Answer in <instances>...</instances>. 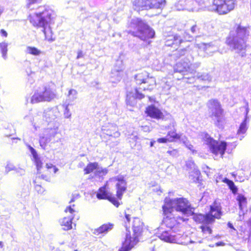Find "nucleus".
Instances as JSON below:
<instances>
[{
  "label": "nucleus",
  "instance_id": "dca6fc26",
  "mask_svg": "<svg viewBox=\"0 0 251 251\" xmlns=\"http://www.w3.org/2000/svg\"><path fill=\"white\" fill-rule=\"evenodd\" d=\"M110 181H118L116 184L117 196L119 199L121 200L124 193L126 189V182L125 179V176L119 175L110 178Z\"/></svg>",
  "mask_w": 251,
  "mask_h": 251
},
{
  "label": "nucleus",
  "instance_id": "473e14b6",
  "mask_svg": "<svg viewBox=\"0 0 251 251\" xmlns=\"http://www.w3.org/2000/svg\"><path fill=\"white\" fill-rule=\"evenodd\" d=\"M174 9L177 11L186 10L185 0H177L174 4Z\"/></svg>",
  "mask_w": 251,
  "mask_h": 251
},
{
  "label": "nucleus",
  "instance_id": "6e6552de",
  "mask_svg": "<svg viewBox=\"0 0 251 251\" xmlns=\"http://www.w3.org/2000/svg\"><path fill=\"white\" fill-rule=\"evenodd\" d=\"M207 106L210 114V116L214 125L219 128H223L225 119L223 114L224 111L220 102L216 100H209L207 103Z\"/></svg>",
  "mask_w": 251,
  "mask_h": 251
},
{
  "label": "nucleus",
  "instance_id": "a211bd4d",
  "mask_svg": "<svg viewBox=\"0 0 251 251\" xmlns=\"http://www.w3.org/2000/svg\"><path fill=\"white\" fill-rule=\"evenodd\" d=\"M69 211L71 214L68 217L63 218L60 221V225L64 230H68L72 228V220L74 218L73 214L75 212V210L73 209L71 206L67 207L65 209V212Z\"/></svg>",
  "mask_w": 251,
  "mask_h": 251
},
{
  "label": "nucleus",
  "instance_id": "9b49d317",
  "mask_svg": "<svg viewBox=\"0 0 251 251\" xmlns=\"http://www.w3.org/2000/svg\"><path fill=\"white\" fill-rule=\"evenodd\" d=\"M175 54L177 58H180L185 55H186V56L181 59L180 61L176 64L174 68V72L182 73L183 75H185L183 74L184 73H189V65L193 57L189 54L188 49L186 48L180 49Z\"/></svg>",
  "mask_w": 251,
  "mask_h": 251
},
{
  "label": "nucleus",
  "instance_id": "338daca9",
  "mask_svg": "<svg viewBox=\"0 0 251 251\" xmlns=\"http://www.w3.org/2000/svg\"><path fill=\"white\" fill-rule=\"evenodd\" d=\"M125 218L127 222H129L130 221V215L129 214H125Z\"/></svg>",
  "mask_w": 251,
  "mask_h": 251
},
{
  "label": "nucleus",
  "instance_id": "9d476101",
  "mask_svg": "<svg viewBox=\"0 0 251 251\" xmlns=\"http://www.w3.org/2000/svg\"><path fill=\"white\" fill-rule=\"evenodd\" d=\"M56 97V94L50 87L43 85L39 87L31 98L30 102L32 104L41 102H50Z\"/></svg>",
  "mask_w": 251,
  "mask_h": 251
},
{
  "label": "nucleus",
  "instance_id": "f3484780",
  "mask_svg": "<svg viewBox=\"0 0 251 251\" xmlns=\"http://www.w3.org/2000/svg\"><path fill=\"white\" fill-rule=\"evenodd\" d=\"M59 116V112L57 108H48L44 110L43 117L47 122L53 123V125L57 122V119Z\"/></svg>",
  "mask_w": 251,
  "mask_h": 251
},
{
  "label": "nucleus",
  "instance_id": "2f4dec72",
  "mask_svg": "<svg viewBox=\"0 0 251 251\" xmlns=\"http://www.w3.org/2000/svg\"><path fill=\"white\" fill-rule=\"evenodd\" d=\"M99 164L97 162L89 163L84 168L85 174H89L94 170L97 169Z\"/></svg>",
  "mask_w": 251,
  "mask_h": 251
},
{
  "label": "nucleus",
  "instance_id": "cd10ccee",
  "mask_svg": "<svg viewBox=\"0 0 251 251\" xmlns=\"http://www.w3.org/2000/svg\"><path fill=\"white\" fill-rule=\"evenodd\" d=\"M236 199L238 201L239 208H247V199L244 195L238 194Z\"/></svg>",
  "mask_w": 251,
  "mask_h": 251
},
{
  "label": "nucleus",
  "instance_id": "2eb2a0df",
  "mask_svg": "<svg viewBox=\"0 0 251 251\" xmlns=\"http://www.w3.org/2000/svg\"><path fill=\"white\" fill-rule=\"evenodd\" d=\"M191 38L192 37L190 36H188V38L184 37V39H183L177 34L169 35L166 39L165 45L169 47L174 46V48H175L184 43L186 44V47H188L189 46L188 42L191 40Z\"/></svg>",
  "mask_w": 251,
  "mask_h": 251
},
{
  "label": "nucleus",
  "instance_id": "c03bdc74",
  "mask_svg": "<svg viewBox=\"0 0 251 251\" xmlns=\"http://www.w3.org/2000/svg\"><path fill=\"white\" fill-rule=\"evenodd\" d=\"M239 220L242 221L244 219V215L247 212V208H239Z\"/></svg>",
  "mask_w": 251,
  "mask_h": 251
},
{
  "label": "nucleus",
  "instance_id": "603ef678",
  "mask_svg": "<svg viewBox=\"0 0 251 251\" xmlns=\"http://www.w3.org/2000/svg\"><path fill=\"white\" fill-rule=\"evenodd\" d=\"M16 167H14L13 165L11 164H7L5 167L6 171L9 172L12 170H15Z\"/></svg>",
  "mask_w": 251,
  "mask_h": 251
},
{
  "label": "nucleus",
  "instance_id": "c756f323",
  "mask_svg": "<svg viewBox=\"0 0 251 251\" xmlns=\"http://www.w3.org/2000/svg\"><path fill=\"white\" fill-rule=\"evenodd\" d=\"M222 181L227 185L229 189L233 194H235L237 193L238 188L235 185L233 181L225 177L223 179Z\"/></svg>",
  "mask_w": 251,
  "mask_h": 251
},
{
  "label": "nucleus",
  "instance_id": "4468645a",
  "mask_svg": "<svg viewBox=\"0 0 251 251\" xmlns=\"http://www.w3.org/2000/svg\"><path fill=\"white\" fill-rule=\"evenodd\" d=\"M136 5L142 9H162L165 5V0H136Z\"/></svg>",
  "mask_w": 251,
  "mask_h": 251
},
{
  "label": "nucleus",
  "instance_id": "e2e57ef3",
  "mask_svg": "<svg viewBox=\"0 0 251 251\" xmlns=\"http://www.w3.org/2000/svg\"><path fill=\"white\" fill-rule=\"evenodd\" d=\"M0 33L2 36H3L4 37H7V32L5 30H4V29H1L0 30Z\"/></svg>",
  "mask_w": 251,
  "mask_h": 251
},
{
  "label": "nucleus",
  "instance_id": "0eeeda50",
  "mask_svg": "<svg viewBox=\"0 0 251 251\" xmlns=\"http://www.w3.org/2000/svg\"><path fill=\"white\" fill-rule=\"evenodd\" d=\"M223 212L222 207L219 203L215 201L211 206L208 213L203 214H196L193 211V219L198 224L203 225L212 224L215 222V219H220Z\"/></svg>",
  "mask_w": 251,
  "mask_h": 251
},
{
  "label": "nucleus",
  "instance_id": "c85d7f7f",
  "mask_svg": "<svg viewBox=\"0 0 251 251\" xmlns=\"http://www.w3.org/2000/svg\"><path fill=\"white\" fill-rule=\"evenodd\" d=\"M247 118L246 117L244 121L240 124L239 128L237 131V134L239 136L240 140H242V139L244 137L243 136L241 135L245 133L248 129V126L247 125Z\"/></svg>",
  "mask_w": 251,
  "mask_h": 251
},
{
  "label": "nucleus",
  "instance_id": "f704fd0d",
  "mask_svg": "<svg viewBox=\"0 0 251 251\" xmlns=\"http://www.w3.org/2000/svg\"><path fill=\"white\" fill-rule=\"evenodd\" d=\"M247 225L248 226V230L245 232V233L247 232V235L248 237H246V236L244 237L245 241H247V243L248 244H250L251 243V218L249 219V220L247 222Z\"/></svg>",
  "mask_w": 251,
  "mask_h": 251
},
{
  "label": "nucleus",
  "instance_id": "4d7b16f0",
  "mask_svg": "<svg viewBox=\"0 0 251 251\" xmlns=\"http://www.w3.org/2000/svg\"><path fill=\"white\" fill-rule=\"evenodd\" d=\"M39 177L43 179H45L46 181H50V178L49 177L45 176V175H41L40 176H39Z\"/></svg>",
  "mask_w": 251,
  "mask_h": 251
},
{
  "label": "nucleus",
  "instance_id": "8fccbe9b",
  "mask_svg": "<svg viewBox=\"0 0 251 251\" xmlns=\"http://www.w3.org/2000/svg\"><path fill=\"white\" fill-rule=\"evenodd\" d=\"M159 143H167L169 142V139L166 136L165 137L159 138L156 141Z\"/></svg>",
  "mask_w": 251,
  "mask_h": 251
},
{
  "label": "nucleus",
  "instance_id": "7ed1b4c3",
  "mask_svg": "<svg viewBox=\"0 0 251 251\" xmlns=\"http://www.w3.org/2000/svg\"><path fill=\"white\" fill-rule=\"evenodd\" d=\"M126 32L134 37L145 41L152 38L155 35L154 31L144 21L139 18H133L128 25Z\"/></svg>",
  "mask_w": 251,
  "mask_h": 251
},
{
  "label": "nucleus",
  "instance_id": "bb28decb",
  "mask_svg": "<svg viewBox=\"0 0 251 251\" xmlns=\"http://www.w3.org/2000/svg\"><path fill=\"white\" fill-rule=\"evenodd\" d=\"M96 196L99 200L108 199L109 198V193L106 190V186H103L99 188Z\"/></svg>",
  "mask_w": 251,
  "mask_h": 251
},
{
  "label": "nucleus",
  "instance_id": "79ce46f5",
  "mask_svg": "<svg viewBox=\"0 0 251 251\" xmlns=\"http://www.w3.org/2000/svg\"><path fill=\"white\" fill-rule=\"evenodd\" d=\"M200 227L204 234H210L212 233V229L207 225L201 226Z\"/></svg>",
  "mask_w": 251,
  "mask_h": 251
},
{
  "label": "nucleus",
  "instance_id": "a19ab883",
  "mask_svg": "<svg viewBox=\"0 0 251 251\" xmlns=\"http://www.w3.org/2000/svg\"><path fill=\"white\" fill-rule=\"evenodd\" d=\"M108 172V170L107 168H103L102 167H98L97 170L95 172L96 175L99 176H105L106 175Z\"/></svg>",
  "mask_w": 251,
  "mask_h": 251
},
{
  "label": "nucleus",
  "instance_id": "c9c22d12",
  "mask_svg": "<svg viewBox=\"0 0 251 251\" xmlns=\"http://www.w3.org/2000/svg\"><path fill=\"white\" fill-rule=\"evenodd\" d=\"M200 65L201 63L199 62H197L193 64H191L190 62L189 65V73L192 75H195L197 73L196 70L200 67Z\"/></svg>",
  "mask_w": 251,
  "mask_h": 251
},
{
  "label": "nucleus",
  "instance_id": "5fc2aeb1",
  "mask_svg": "<svg viewBox=\"0 0 251 251\" xmlns=\"http://www.w3.org/2000/svg\"><path fill=\"white\" fill-rule=\"evenodd\" d=\"M186 146L189 150L191 151L193 153L196 152V151L193 149L194 148L193 145H192L191 144L187 143L186 144Z\"/></svg>",
  "mask_w": 251,
  "mask_h": 251
},
{
  "label": "nucleus",
  "instance_id": "e433bc0d",
  "mask_svg": "<svg viewBox=\"0 0 251 251\" xmlns=\"http://www.w3.org/2000/svg\"><path fill=\"white\" fill-rule=\"evenodd\" d=\"M160 239L167 242H172L174 240L173 237L170 235L167 231L163 232L159 236Z\"/></svg>",
  "mask_w": 251,
  "mask_h": 251
},
{
  "label": "nucleus",
  "instance_id": "13d9d810",
  "mask_svg": "<svg viewBox=\"0 0 251 251\" xmlns=\"http://www.w3.org/2000/svg\"><path fill=\"white\" fill-rule=\"evenodd\" d=\"M83 56V52L81 50H79L77 52V59L82 58Z\"/></svg>",
  "mask_w": 251,
  "mask_h": 251
},
{
  "label": "nucleus",
  "instance_id": "680f3d73",
  "mask_svg": "<svg viewBox=\"0 0 251 251\" xmlns=\"http://www.w3.org/2000/svg\"><path fill=\"white\" fill-rule=\"evenodd\" d=\"M197 28V27L196 25H193L191 28V31L192 32V33H196Z\"/></svg>",
  "mask_w": 251,
  "mask_h": 251
},
{
  "label": "nucleus",
  "instance_id": "052dcab7",
  "mask_svg": "<svg viewBox=\"0 0 251 251\" xmlns=\"http://www.w3.org/2000/svg\"><path fill=\"white\" fill-rule=\"evenodd\" d=\"M117 75V74H115V75H113L112 74V71H111V77L112 78H114L115 80H111L113 82H116L117 81H118L117 80H116V76Z\"/></svg>",
  "mask_w": 251,
  "mask_h": 251
},
{
  "label": "nucleus",
  "instance_id": "f257e3e1",
  "mask_svg": "<svg viewBox=\"0 0 251 251\" xmlns=\"http://www.w3.org/2000/svg\"><path fill=\"white\" fill-rule=\"evenodd\" d=\"M41 0H27V7L30 10L35 9L34 4ZM35 12L29 15V21L33 26L41 28L45 39L53 41L52 33L50 25L51 23L53 11L46 6H39L36 8Z\"/></svg>",
  "mask_w": 251,
  "mask_h": 251
},
{
  "label": "nucleus",
  "instance_id": "bf43d9fd",
  "mask_svg": "<svg viewBox=\"0 0 251 251\" xmlns=\"http://www.w3.org/2000/svg\"><path fill=\"white\" fill-rule=\"evenodd\" d=\"M232 175L235 177V179H236L237 181L242 182V181H243L244 180V179L243 178L240 177L239 176H238V177H237L236 176V175H235L234 173L232 174Z\"/></svg>",
  "mask_w": 251,
  "mask_h": 251
},
{
  "label": "nucleus",
  "instance_id": "39448f33",
  "mask_svg": "<svg viewBox=\"0 0 251 251\" xmlns=\"http://www.w3.org/2000/svg\"><path fill=\"white\" fill-rule=\"evenodd\" d=\"M143 223L138 218H134L133 221L132 229L134 237L131 238L130 231L126 227V232L125 241L118 251H129L138 242V237L143 230Z\"/></svg>",
  "mask_w": 251,
  "mask_h": 251
},
{
  "label": "nucleus",
  "instance_id": "b1692460",
  "mask_svg": "<svg viewBox=\"0 0 251 251\" xmlns=\"http://www.w3.org/2000/svg\"><path fill=\"white\" fill-rule=\"evenodd\" d=\"M124 69L123 62L121 60H117L112 69V74L113 75L115 74H117L116 76V80L120 81L124 74L123 70Z\"/></svg>",
  "mask_w": 251,
  "mask_h": 251
},
{
  "label": "nucleus",
  "instance_id": "4be33fe9",
  "mask_svg": "<svg viewBox=\"0 0 251 251\" xmlns=\"http://www.w3.org/2000/svg\"><path fill=\"white\" fill-rule=\"evenodd\" d=\"M186 166L187 168H190L191 169H193V171L190 173V174L189 175V178L191 179L193 182H197L199 180L200 172L196 167L195 164L194 163V162L191 161H189L186 162Z\"/></svg>",
  "mask_w": 251,
  "mask_h": 251
},
{
  "label": "nucleus",
  "instance_id": "f8f14e48",
  "mask_svg": "<svg viewBox=\"0 0 251 251\" xmlns=\"http://www.w3.org/2000/svg\"><path fill=\"white\" fill-rule=\"evenodd\" d=\"M205 142L211 152L216 155L220 154L222 157L223 156L227 148L226 142H219L210 137H206Z\"/></svg>",
  "mask_w": 251,
  "mask_h": 251
},
{
  "label": "nucleus",
  "instance_id": "aec40b11",
  "mask_svg": "<svg viewBox=\"0 0 251 251\" xmlns=\"http://www.w3.org/2000/svg\"><path fill=\"white\" fill-rule=\"evenodd\" d=\"M167 216L164 219V223L166 226L170 228H172L176 225L177 220L185 221L186 219L180 216L175 217L173 213H164Z\"/></svg>",
  "mask_w": 251,
  "mask_h": 251
},
{
  "label": "nucleus",
  "instance_id": "3c124183",
  "mask_svg": "<svg viewBox=\"0 0 251 251\" xmlns=\"http://www.w3.org/2000/svg\"><path fill=\"white\" fill-rule=\"evenodd\" d=\"M183 79L185 80V81L188 83H192L195 81V77H192L190 78L184 77Z\"/></svg>",
  "mask_w": 251,
  "mask_h": 251
},
{
  "label": "nucleus",
  "instance_id": "0e129e2a",
  "mask_svg": "<svg viewBox=\"0 0 251 251\" xmlns=\"http://www.w3.org/2000/svg\"><path fill=\"white\" fill-rule=\"evenodd\" d=\"M55 166L53 165L52 164H48L47 163L46 164V167L48 169H52Z\"/></svg>",
  "mask_w": 251,
  "mask_h": 251
},
{
  "label": "nucleus",
  "instance_id": "69168bd1",
  "mask_svg": "<svg viewBox=\"0 0 251 251\" xmlns=\"http://www.w3.org/2000/svg\"><path fill=\"white\" fill-rule=\"evenodd\" d=\"M227 226L228 227L231 228V229H233L234 230H235V229L234 228L233 226L232 225V224L231 223H230V222H228V224H227Z\"/></svg>",
  "mask_w": 251,
  "mask_h": 251
},
{
  "label": "nucleus",
  "instance_id": "20e7f679",
  "mask_svg": "<svg viewBox=\"0 0 251 251\" xmlns=\"http://www.w3.org/2000/svg\"><path fill=\"white\" fill-rule=\"evenodd\" d=\"M250 31L247 27L237 25L235 26V33L231 35L226 42L232 49L242 50L246 47Z\"/></svg>",
  "mask_w": 251,
  "mask_h": 251
},
{
  "label": "nucleus",
  "instance_id": "de8ad7c7",
  "mask_svg": "<svg viewBox=\"0 0 251 251\" xmlns=\"http://www.w3.org/2000/svg\"><path fill=\"white\" fill-rule=\"evenodd\" d=\"M35 189L39 194H43L45 191L44 189L40 185H36Z\"/></svg>",
  "mask_w": 251,
  "mask_h": 251
},
{
  "label": "nucleus",
  "instance_id": "72a5a7b5",
  "mask_svg": "<svg viewBox=\"0 0 251 251\" xmlns=\"http://www.w3.org/2000/svg\"><path fill=\"white\" fill-rule=\"evenodd\" d=\"M196 76L198 79L204 82H210L212 79L211 76L208 73H198Z\"/></svg>",
  "mask_w": 251,
  "mask_h": 251
},
{
  "label": "nucleus",
  "instance_id": "412c9836",
  "mask_svg": "<svg viewBox=\"0 0 251 251\" xmlns=\"http://www.w3.org/2000/svg\"><path fill=\"white\" fill-rule=\"evenodd\" d=\"M175 126V123H172L165 127L166 129L168 130L166 137L169 139V142H174L175 140L180 138L179 135L176 132Z\"/></svg>",
  "mask_w": 251,
  "mask_h": 251
},
{
  "label": "nucleus",
  "instance_id": "ddd939ff",
  "mask_svg": "<svg viewBox=\"0 0 251 251\" xmlns=\"http://www.w3.org/2000/svg\"><path fill=\"white\" fill-rule=\"evenodd\" d=\"M236 0H213L215 9L219 14H226L235 7Z\"/></svg>",
  "mask_w": 251,
  "mask_h": 251
},
{
  "label": "nucleus",
  "instance_id": "6e6d98bb",
  "mask_svg": "<svg viewBox=\"0 0 251 251\" xmlns=\"http://www.w3.org/2000/svg\"><path fill=\"white\" fill-rule=\"evenodd\" d=\"M167 153L170 154V155L175 156L176 155L177 153V151L176 150H173L172 151H168L167 152Z\"/></svg>",
  "mask_w": 251,
  "mask_h": 251
},
{
  "label": "nucleus",
  "instance_id": "49530a36",
  "mask_svg": "<svg viewBox=\"0 0 251 251\" xmlns=\"http://www.w3.org/2000/svg\"><path fill=\"white\" fill-rule=\"evenodd\" d=\"M15 171L19 176H23L25 174V170L21 168L16 167Z\"/></svg>",
  "mask_w": 251,
  "mask_h": 251
},
{
  "label": "nucleus",
  "instance_id": "4c0bfd02",
  "mask_svg": "<svg viewBox=\"0 0 251 251\" xmlns=\"http://www.w3.org/2000/svg\"><path fill=\"white\" fill-rule=\"evenodd\" d=\"M7 47L8 44L5 42L0 43V50L2 54V56L4 59H6L7 58Z\"/></svg>",
  "mask_w": 251,
  "mask_h": 251
},
{
  "label": "nucleus",
  "instance_id": "7c9ffc66",
  "mask_svg": "<svg viewBox=\"0 0 251 251\" xmlns=\"http://www.w3.org/2000/svg\"><path fill=\"white\" fill-rule=\"evenodd\" d=\"M26 54L34 56H38L41 53V51L35 47L27 46L25 50Z\"/></svg>",
  "mask_w": 251,
  "mask_h": 251
},
{
  "label": "nucleus",
  "instance_id": "774afa93",
  "mask_svg": "<svg viewBox=\"0 0 251 251\" xmlns=\"http://www.w3.org/2000/svg\"><path fill=\"white\" fill-rule=\"evenodd\" d=\"M4 11V8L3 6H0V16L3 13Z\"/></svg>",
  "mask_w": 251,
  "mask_h": 251
},
{
  "label": "nucleus",
  "instance_id": "864d4df0",
  "mask_svg": "<svg viewBox=\"0 0 251 251\" xmlns=\"http://www.w3.org/2000/svg\"><path fill=\"white\" fill-rule=\"evenodd\" d=\"M107 133H106L107 135L110 136H113L115 138L118 137L120 135V132H119L118 131H115V132H113V133H108V131H107Z\"/></svg>",
  "mask_w": 251,
  "mask_h": 251
},
{
  "label": "nucleus",
  "instance_id": "a878e982",
  "mask_svg": "<svg viewBox=\"0 0 251 251\" xmlns=\"http://www.w3.org/2000/svg\"><path fill=\"white\" fill-rule=\"evenodd\" d=\"M146 112L148 115L153 118L159 119L163 117V114L161 111L153 105L148 106Z\"/></svg>",
  "mask_w": 251,
  "mask_h": 251
},
{
  "label": "nucleus",
  "instance_id": "37998d69",
  "mask_svg": "<svg viewBox=\"0 0 251 251\" xmlns=\"http://www.w3.org/2000/svg\"><path fill=\"white\" fill-rule=\"evenodd\" d=\"M69 103L65 106V110L64 112V115L65 118H70L71 117V113L68 108Z\"/></svg>",
  "mask_w": 251,
  "mask_h": 251
},
{
  "label": "nucleus",
  "instance_id": "a18cd8bd",
  "mask_svg": "<svg viewBox=\"0 0 251 251\" xmlns=\"http://www.w3.org/2000/svg\"><path fill=\"white\" fill-rule=\"evenodd\" d=\"M115 206L118 207L120 205V202L114 197H110L108 199Z\"/></svg>",
  "mask_w": 251,
  "mask_h": 251
},
{
  "label": "nucleus",
  "instance_id": "393cba45",
  "mask_svg": "<svg viewBox=\"0 0 251 251\" xmlns=\"http://www.w3.org/2000/svg\"><path fill=\"white\" fill-rule=\"evenodd\" d=\"M197 47L203 50L207 55H211L213 52L217 50V48L212 44L201 43L197 44Z\"/></svg>",
  "mask_w": 251,
  "mask_h": 251
},
{
  "label": "nucleus",
  "instance_id": "09e8293b",
  "mask_svg": "<svg viewBox=\"0 0 251 251\" xmlns=\"http://www.w3.org/2000/svg\"><path fill=\"white\" fill-rule=\"evenodd\" d=\"M28 148L29 150L31 153L32 154L33 158L34 157H35L36 156H37V155H38V154L36 150L33 147H32L30 145H28Z\"/></svg>",
  "mask_w": 251,
  "mask_h": 251
},
{
  "label": "nucleus",
  "instance_id": "423d86ee",
  "mask_svg": "<svg viewBox=\"0 0 251 251\" xmlns=\"http://www.w3.org/2000/svg\"><path fill=\"white\" fill-rule=\"evenodd\" d=\"M134 78L136 83L140 86L135 89V97L136 99H142L144 98V94L140 92L143 90L151 91L156 85V81L154 77L149 76V73L146 71H142L137 74Z\"/></svg>",
  "mask_w": 251,
  "mask_h": 251
},
{
  "label": "nucleus",
  "instance_id": "6ab92c4d",
  "mask_svg": "<svg viewBox=\"0 0 251 251\" xmlns=\"http://www.w3.org/2000/svg\"><path fill=\"white\" fill-rule=\"evenodd\" d=\"M186 10L197 11L204 5V0H185Z\"/></svg>",
  "mask_w": 251,
  "mask_h": 251
},
{
  "label": "nucleus",
  "instance_id": "f03ea898",
  "mask_svg": "<svg viewBox=\"0 0 251 251\" xmlns=\"http://www.w3.org/2000/svg\"><path fill=\"white\" fill-rule=\"evenodd\" d=\"M162 206L164 213L179 212L182 214L189 215L193 214L194 208L189 201L184 198L170 199L166 198Z\"/></svg>",
  "mask_w": 251,
  "mask_h": 251
},
{
  "label": "nucleus",
  "instance_id": "ea45409f",
  "mask_svg": "<svg viewBox=\"0 0 251 251\" xmlns=\"http://www.w3.org/2000/svg\"><path fill=\"white\" fill-rule=\"evenodd\" d=\"M33 160L36 166L37 172L38 173H39V171L42 167L43 163L41 160H40V158L39 157L38 155H37V156H36L35 157H33Z\"/></svg>",
  "mask_w": 251,
  "mask_h": 251
},
{
  "label": "nucleus",
  "instance_id": "58836bf2",
  "mask_svg": "<svg viewBox=\"0 0 251 251\" xmlns=\"http://www.w3.org/2000/svg\"><path fill=\"white\" fill-rule=\"evenodd\" d=\"M77 92L73 89H70L68 92V98L69 100L71 102L74 101L77 98Z\"/></svg>",
  "mask_w": 251,
  "mask_h": 251
},
{
  "label": "nucleus",
  "instance_id": "1a4fd4ad",
  "mask_svg": "<svg viewBox=\"0 0 251 251\" xmlns=\"http://www.w3.org/2000/svg\"><path fill=\"white\" fill-rule=\"evenodd\" d=\"M59 125V123H55L53 126L50 125L45 130L43 136H40L39 143L43 149L45 150L47 144L50 142L53 143L61 142V134L58 132Z\"/></svg>",
  "mask_w": 251,
  "mask_h": 251
},
{
  "label": "nucleus",
  "instance_id": "5701e85b",
  "mask_svg": "<svg viewBox=\"0 0 251 251\" xmlns=\"http://www.w3.org/2000/svg\"><path fill=\"white\" fill-rule=\"evenodd\" d=\"M114 227V225L110 223L103 224L99 227L95 228L93 231V233L96 235L100 234H105L109 231L111 230Z\"/></svg>",
  "mask_w": 251,
  "mask_h": 251
}]
</instances>
